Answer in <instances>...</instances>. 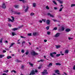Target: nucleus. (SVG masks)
I'll return each mask as SVG.
<instances>
[{
	"mask_svg": "<svg viewBox=\"0 0 75 75\" xmlns=\"http://www.w3.org/2000/svg\"><path fill=\"white\" fill-rule=\"evenodd\" d=\"M25 42V41H23V42H22V44H24Z\"/></svg>",
	"mask_w": 75,
	"mask_h": 75,
	"instance_id": "nucleus-55",
	"label": "nucleus"
},
{
	"mask_svg": "<svg viewBox=\"0 0 75 75\" xmlns=\"http://www.w3.org/2000/svg\"><path fill=\"white\" fill-rule=\"evenodd\" d=\"M14 7H15V8H18V5H15L14 6Z\"/></svg>",
	"mask_w": 75,
	"mask_h": 75,
	"instance_id": "nucleus-35",
	"label": "nucleus"
},
{
	"mask_svg": "<svg viewBox=\"0 0 75 75\" xmlns=\"http://www.w3.org/2000/svg\"><path fill=\"white\" fill-rule=\"evenodd\" d=\"M21 13L20 12H18L17 11H15L14 12V14H18V15H20Z\"/></svg>",
	"mask_w": 75,
	"mask_h": 75,
	"instance_id": "nucleus-7",
	"label": "nucleus"
},
{
	"mask_svg": "<svg viewBox=\"0 0 75 75\" xmlns=\"http://www.w3.org/2000/svg\"><path fill=\"white\" fill-rule=\"evenodd\" d=\"M59 31L61 32V31H62V30L61 29L59 28L58 30Z\"/></svg>",
	"mask_w": 75,
	"mask_h": 75,
	"instance_id": "nucleus-54",
	"label": "nucleus"
},
{
	"mask_svg": "<svg viewBox=\"0 0 75 75\" xmlns=\"http://www.w3.org/2000/svg\"><path fill=\"white\" fill-rule=\"evenodd\" d=\"M52 21H54V22H56L58 21L55 20V19H52Z\"/></svg>",
	"mask_w": 75,
	"mask_h": 75,
	"instance_id": "nucleus-49",
	"label": "nucleus"
},
{
	"mask_svg": "<svg viewBox=\"0 0 75 75\" xmlns=\"http://www.w3.org/2000/svg\"><path fill=\"white\" fill-rule=\"evenodd\" d=\"M61 30L62 31H64V30H65V28L63 27H62Z\"/></svg>",
	"mask_w": 75,
	"mask_h": 75,
	"instance_id": "nucleus-19",
	"label": "nucleus"
},
{
	"mask_svg": "<svg viewBox=\"0 0 75 75\" xmlns=\"http://www.w3.org/2000/svg\"><path fill=\"white\" fill-rule=\"evenodd\" d=\"M24 66L23 65H22L21 67V69H24Z\"/></svg>",
	"mask_w": 75,
	"mask_h": 75,
	"instance_id": "nucleus-45",
	"label": "nucleus"
},
{
	"mask_svg": "<svg viewBox=\"0 0 75 75\" xmlns=\"http://www.w3.org/2000/svg\"><path fill=\"white\" fill-rule=\"evenodd\" d=\"M66 32H67V33H68V32H69L70 31H71V29H66L65 30Z\"/></svg>",
	"mask_w": 75,
	"mask_h": 75,
	"instance_id": "nucleus-10",
	"label": "nucleus"
},
{
	"mask_svg": "<svg viewBox=\"0 0 75 75\" xmlns=\"http://www.w3.org/2000/svg\"><path fill=\"white\" fill-rule=\"evenodd\" d=\"M18 30V28H15L12 29L13 31H16V30Z\"/></svg>",
	"mask_w": 75,
	"mask_h": 75,
	"instance_id": "nucleus-16",
	"label": "nucleus"
},
{
	"mask_svg": "<svg viewBox=\"0 0 75 75\" xmlns=\"http://www.w3.org/2000/svg\"><path fill=\"white\" fill-rule=\"evenodd\" d=\"M53 54L54 55H55L57 54V52H53L52 53H50V57H54V56L53 55Z\"/></svg>",
	"mask_w": 75,
	"mask_h": 75,
	"instance_id": "nucleus-2",
	"label": "nucleus"
},
{
	"mask_svg": "<svg viewBox=\"0 0 75 75\" xmlns=\"http://www.w3.org/2000/svg\"><path fill=\"white\" fill-rule=\"evenodd\" d=\"M33 15H34V13H32L30 14V16H33Z\"/></svg>",
	"mask_w": 75,
	"mask_h": 75,
	"instance_id": "nucleus-52",
	"label": "nucleus"
},
{
	"mask_svg": "<svg viewBox=\"0 0 75 75\" xmlns=\"http://www.w3.org/2000/svg\"><path fill=\"white\" fill-rule=\"evenodd\" d=\"M35 73H37V72H38V71H37V69H35V71H34Z\"/></svg>",
	"mask_w": 75,
	"mask_h": 75,
	"instance_id": "nucleus-43",
	"label": "nucleus"
},
{
	"mask_svg": "<svg viewBox=\"0 0 75 75\" xmlns=\"http://www.w3.org/2000/svg\"><path fill=\"white\" fill-rule=\"evenodd\" d=\"M11 17L12 18V20H13V21H14V17H13V16H11Z\"/></svg>",
	"mask_w": 75,
	"mask_h": 75,
	"instance_id": "nucleus-44",
	"label": "nucleus"
},
{
	"mask_svg": "<svg viewBox=\"0 0 75 75\" xmlns=\"http://www.w3.org/2000/svg\"><path fill=\"white\" fill-rule=\"evenodd\" d=\"M75 6V4H72L71 5V7Z\"/></svg>",
	"mask_w": 75,
	"mask_h": 75,
	"instance_id": "nucleus-32",
	"label": "nucleus"
},
{
	"mask_svg": "<svg viewBox=\"0 0 75 75\" xmlns=\"http://www.w3.org/2000/svg\"><path fill=\"white\" fill-rule=\"evenodd\" d=\"M47 34L48 35H50V32L48 31L47 32Z\"/></svg>",
	"mask_w": 75,
	"mask_h": 75,
	"instance_id": "nucleus-41",
	"label": "nucleus"
},
{
	"mask_svg": "<svg viewBox=\"0 0 75 75\" xmlns=\"http://www.w3.org/2000/svg\"><path fill=\"white\" fill-rule=\"evenodd\" d=\"M28 8H29L28 6H26V8L25 10V12H27V10H28Z\"/></svg>",
	"mask_w": 75,
	"mask_h": 75,
	"instance_id": "nucleus-15",
	"label": "nucleus"
},
{
	"mask_svg": "<svg viewBox=\"0 0 75 75\" xmlns=\"http://www.w3.org/2000/svg\"><path fill=\"white\" fill-rule=\"evenodd\" d=\"M22 1L23 3H27L26 0H23Z\"/></svg>",
	"mask_w": 75,
	"mask_h": 75,
	"instance_id": "nucleus-18",
	"label": "nucleus"
},
{
	"mask_svg": "<svg viewBox=\"0 0 75 75\" xmlns=\"http://www.w3.org/2000/svg\"><path fill=\"white\" fill-rule=\"evenodd\" d=\"M33 36H35L36 35H37V33L36 32L33 33Z\"/></svg>",
	"mask_w": 75,
	"mask_h": 75,
	"instance_id": "nucleus-13",
	"label": "nucleus"
},
{
	"mask_svg": "<svg viewBox=\"0 0 75 75\" xmlns=\"http://www.w3.org/2000/svg\"><path fill=\"white\" fill-rule=\"evenodd\" d=\"M2 41H3V38H1L0 40V43H2L3 42Z\"/></svg>",
	"mask_w": 75,
	"mask_h": 75,
	"instance_id": "nucleus-37",
	"label": "nucleus"
},
{
	"mask_svg": "<svg viewBox=\"0 0 75 75\" xmlns=\"http://www.w3.org/2000/svg\"><path fill=\"white\" fill-rule=\"evenodd\" d=\"M52 66V63H50L49 65H47V67H51Z\"/></svg>",
	"mask_w": 75,
	"mask_h": 75,
	"instance_id": "nucleus-9",
	"label": "nucleus"
},
{
	"mask_svg": "<svg viewBox=\"0 0 75 75\" xmlns=\"http://www.w3.org/2000/svg\"><path fill=\"white\" fill-rule=\"evenodd\" d=\"M12 35L13 36H14V35H16V34H15L14 32H12Z\"/></svg>",
	"mask_w": 75,
	"mask_h": 75,
	"instance_id": "nucleus-31",
	"label": "nucleus"
},
{
	"mask_svg": "<svg viewBox=\"0 0 75 75\" xmlns=\"http://www.w3.org/2000/svg\"><path fill=\"white\" fill-rule=\"evenodd\" d=\"M56 47L57 49H58V48H60V45H56Z\"/></svg>",
	"mask_w": 75,
	"mask_h": 75,
	"instance_id": "nucleus-23",
	"label": "nucleus"
},
{
	"mask_svg": "<svg viewBox=\"0 0 75 75\" xmlns=\"http://www.w3.org/2000/svg\"><path fill=\"white\" fill-rule=\"evenodd\" d=\"M57 75H60V73H59V72L57 73Z\"/></svg>",
	"mask_w": 75,
	"mask_h": 75,
	"instance_id": "nucleus-64",
	"label": "nucleus"
},
{
	"mask_svg": "<svg viewBox=\"0 0 75 75\" xmlns=\"http://www.w3.org/2000/svg\"><path fill=\"white\" fill-rule=\"evenodd\" d=\"M14 44H15V43H11V45L9 46V48H11V47L12 46H13L14 45Z\"/></svg>",
	"mask_w": 75,
	"mask_h": 75,
	"instance_id": "nucleus-11",
	"label": "nucleus"
},
{
	"mask_svg": "<svg viewBox=\"0 0 75 75\" xmlns=\"http://www.w3.org/2000/svg\"><path fill=\"white\" fill-rule=\"evenodd\" d=\"M8 72V70H5L4 71V72H6V73H7Z\"/></svg>",
	"mask_w": 75,
	"mask_h": 75,
	"instance_id": "nucleus-26",
	"label": "nucleus"
},
{
	"mask_svg": "<svg viewBox=\"0 0 75 75\" xmlns=\"http://www.w3.org/2000/svg\"><path fill=\"white\" fill-rule=\"evenodd\" d=\"M8 21H9V22H10V21H11V22H13V21H12V20H11V19L9 18H8Z\"/></svg>",
	"mask_w": 75,
	"mask_h": 75,
	"instance_id": "nucleus-14",
	"label": "nucleus"
},
{
	"mask_svg": "<svg viewBox=\"0 0 75 75\" xmlns=\"http://www.w3.org/2000/svg\"><path fill=\"white\" fill-rule=\"evenodd\" d=\"M42 20L43 22H44V23H45V20L44 19H42Z\"/></svg>",
	"mask_w": 75,
	"mask_h": 75,
	"instance_id": "nucleus-56",
	"label": "nucleus"
},
{
	"mask_svg": "<svg viewBox=\"0 0 75 75\" xmlns=\"http://www.w3.org/2000/svg\"><path fill=\"white\" fill-rule=\"evenodd\" d=\"M4 55L2 54H0V58H3L4 57Z\"/></svg>",
	"mask_w": 75,
	"mask_h": 75,
	"instance_id": "nucleus-24",
	"label": "nucleus"
},
{
	"mask_svg": "<svg viewBox=\"0 0 75 75\" xmlns=\"http://www.w3.org/2000/svg\"><path fill=\"white\" fill-rule=\"evenodd\" d=\"M46 28L47 29V30H49L50 29V27L49 26H47Z\"/></svg>",
	"mask_w": 75,
	"mask_h": 75,
	"instance_id": "nucleus-40",
	"label": "nucleus"
},
{
	"mask_svg": "<svg viewBox=\"0 0 75 75\" xmlns=\"http://www.w3.org/2000/svg\"><path fill=\"white\" fill-rule=\"evenodd\" d=\"M28 35L29 36H31V35H32L31 33H28Z\"/></svg>",
	"mask_w": 75,
	"mask_h": 75,
	"instance_id": "nucleus-47",
	"label": "nucleus"
},
{
	"mask_svg": "<svg viewBox=\"0 0 75 75\" xmlns=\"http://www.w3.org/2000/svg\"><path fill=\"white\" fill-rule=\"evenodd\" d=\"M35 73L34 72V70H32L30 72V73L29 75H35Z\"/></svg>",
	"mask_w": 75,
	"mask_h": 75,
	"instance_id": "nucleus-4",
	"label": "nucleus"
},
{
	"mask_svg": "<svg viewBox=\"0 0 75 75\" xmlns=\"http://www.w3.org/2000/svg\"><path fill=\"white\" fill-rule=\"evenodd\" d=\"M44 60H42V59H41L40 60V62H44Z\"/></svg>",
	"mask_w": 75,
	"mask_h": 75,
	"instance_id": "nucleus-57",
	"label": "nucleus"
},
{
	"mask_svg": "<svg viewBox=\"0 0 75 75\" xmlns=\"http://www.w3.org/2000/svg\"><path fill=\"white\" fill-rule=\"evenodd\" d=\"M14 72V73H16V71H15V70H12V71H11V72Z\"/></svg>",
	"mask_w": 75,
	"mask_h": 75,
	"instance_id": "nucleus-33",
	"label": "nucleus"
},
{
	"mask_svg": "<svg viewBox=\"0 0 75 75\" xmlns=\"http://www.w3.org/2000/svg\"><path fill=\"white\" fill-rule=\"evenodd\" d=\"M50 21H51V20H47L46 21V23L48 25H49L50 23Z\"/></svg>",
	"mask_w": 75,
	"mask_h": 75,
	"instance_id": "nucleus-8",
	"label": "nucleus"
},
{
	"mask_svg": "<svg viewBox=\"0 0 75 75\" xmlns=\"http://www.w3.org/2000/svg\"><path fill=\"white\" fill-rule=\"evenodd\" d=\"M8 26H9V27H10L11 26V25L10 24H8Z\"/></svg>",
	"mask_w": 75,
	"mask_h": 75,
	"instance_id": "nucleus-61",
	"label": "nucleus"
},
{
	"mask_svg": "<svg viewBox=\"0 0 75 75\" xmlns=\"http://www.w3.org/2000/svg\"><path fill=\"white\" fill-rule=\"evenodd\" d=\"M41 67H38V69H41Z\"/></svg>",
	"mask_w": 75,
	"mask_h": 75,
	"instance_id": "nucleus-62",
	"label": "nucleus"
},
{
	"mask_svg": "<svg viewBox=\"0 0 75 75\" xmlns=\"http://www.w3.org/2000/svg\"><path fill=\"white\" fill-rule=\"evenodd\" d=\"M69 52V51H68V50H66L65 51V54H68Z\"/></svg>",
	"mask_w": 75,
	"mask_h": 75,
	"instance_id": "nucleus-22",
	"label": "nucleus"
},
{
	"mask_svg": "<svg viewBox=\"0 0 75 75\" xmlns=\"http://www.w3.org/2000/svg\"><path fill=\"white\" fill-rule=\"evenodd\" d=\"M60 54H58L56 55V57H59V56H60Z\"/></svg>",
	"mask_w": 75,
	"mask_h": 75,
	"instance_id": "nucleus-21",
	"label": "nucleus"
},
{
	"mask_svg": "<svg viewBox=\"0 0 75 75\" xmlns=\"http://www.w3.org/2000/svg\"><path fill=\"white\" fill-rule=\"evenodd\" d=\"M44 41L45 42H47V40H44Z\"/></svg>",
	"mask_w": 75,
	"mask_h": 75,
	"instance_id": "nucleus-58",
	"label": "nucleus"
},
{
	"mask_svg": "<svg viewBox=\"0 0 75 75\" xmlns=\"http://www.w3.org/2000/svg\"><path fill=\"white\" fill-rule=\"evenodd\" d=\"M47 15H48V16H50V17H54V16L50 14V13H48L47 14Z\"/></svg>",
	"mask_w": 75,
	"mask_h": 75,
	"instance_id": "nucleus-12",
	"label": "nucleus"
},
{
	"mask_svg": "<svg viewBox=\"0 0 75 75\" xmlns=\"http://www.w3.org/2000/svg\"><path fill=\"white\" fill-rule=\"evenodd\" d=\"M21 52H22V53H24V50H21Z\"/></svg>",
	"mask_w": 75,
	"mask_h": 75,
	"instance_id": "nucleus-53",
	"label": "nucleus"
},
{
	"mask_svg": "<svg viewBox=\"0 0 75 75\" xmlns=\"http://www.w3.org/2000/svg\"><path fill=\"white\" fill-rule=\"evenodd\" d=\"M73 69H74V70H75V65L74 66Z\"/></svg>",
	"mask_w": 75,
	"mask_h": 75,
	"instance_id": "nucleus-59",
	"label": "nucleus"
},
{
	"mask_svg": "<svg viewBox=\"0 0 75 75\" xmlns=\"http://www.w3.org/2000/svg\"><path fill=\"white\" fill-rule=\"evenodd\" d=\"M2 8L5 9L6 8V5H5V3H3L2 4V6L1 7Z\"/></svg>",
	"mask_w": 75,
	"mask_h": 75,
	"instance_id": "nucleus-6",
	"label": "nucleus"
},
{
	"mask_svg": "<svg viewBox=\"0 0 75 75\" xmlns=\"http://www.w3.org/2000/svg\"><path fill=\"white\" fill-rule=\"evenodd\" d=\"M46 8L47 10H49L50 9V8H49V7H48V6H47L46 7Z\"/></svg>",
	"mask_w": 75,
	"mask_h": 75,
	"instance_id": "nucleus-36",
	"label": "nucleus"
},
{
	"mask_svg": "<svg viewBox=\"0 0 75 75\" xmlns=\"http://www.w3.org/2000/svg\"><path fill=\"white\" fill-rule=\"evenodd\" d=\"M7 59H10V58H11V57L10 56H8L7 57Z\"/></svg>",
	"mask_w": 75,
	"mask_h": 75,
	"instance_id": "nucleus-28",
	"label": "nucleus"
},
{
	"mask_svg": "<svg viewBox=\"0 0 75 75\" xmlns=\"http://www.w3.org/2000/svg\"><path fill=\"white\" fill-rule=\"evenodd\" d=\"M53 30H57V27L54 28Z\"/></svg>",
	"mask_w": 75,
	"mask_h": 75,
	"instance_id": "nucleus-42",
	"label": "nucleus"
},
{
	"mask_svg": "<svg viewBox=\"0 0 75 75\" xmlns=\"http://www.w3.org/2000/svg\"><path fill=\"white\" fill-rule=\"evenodd\" d=\"M42 75H47L48 74V73L47 72V70L46 69H45L44 70V71L42 72Z\"/></svg>",
	"mask_w": 75,
	"mask_h": 75,
	"instance_id": "nucleus-1",
	"label": "nucleus"
},
{
	"mask_svg": "<svg viewBox=\"0 0 75 75\" xmlns=\"http://www.w3.org/2000/svg\"><path fill=\"white\" fill-rule=\"evenodd\" d=\"M56 65H59V66H60V65H61V64L59 63H56Z\"/></svg>",
	"mask_w": 75,
	"mask_h": 75,
	"instance_id": "nucleus-25",
	"label": "nucleus"
},
{
	"mask_svg": "<svg viewBox=\"0 0 75 75\" xmlns=\"http://www.w3.org/2000/svg\"><path fill=\"white\" fill-rule=\"evenodd\" d=\"M31 54H32V55H38V53H37L35 52V51H33V52H31Z\"/></svg>",
	"mask_w": 75,
	"mask_h": 75,
	"instance_id": "nucleus-3",
	"label": "nucleus"
},
{
	"mask_svg": "<svg viewBox=\"0 0 75 75\" xmlns=\"http://www.w3.org/2000/svg\"><path fill=\"white\" fill-rule=\"evenodd\" d=\"M16 62H21V61H20V60H19L18 59H16Z\"/></svg>",
	"mask_w": 75,
	"mask_h": 75,
	"instance_id": "nucleus-30",
	"label": "nucleus"
},
{
	"mask_svg": "<svg viewBox=\"0 0 75 75\" xmlns=\"http://www.w3.org/2000/svg\"><path fill=\"white\" fill-rule=\"evenodd\" d=\"M54 8L55 10H57V9H58V8L56 7H54Z\"/></svg>",
	"mask_w": 75,
	"mask_h": 75,
	"instance_id": "nucleus-46",
	"label": "nucleus"
},
{
	"mask_svg": "<svg viewBox=\"0 0 75 75\" xmlns=\"http://www.w3.org/2000/svg\"><path fill=\"white\" fill-rule=\"evenodd\" d=\"M29 64L31 67H33V64L31 63L30 62H29Z\"/></svg>",
	"mask_w": 75,
	"mask_h": 75,
	"instance_id": "nucleus-20",
	"label": "nucleus"
},
{
	"mask_svg": "<svg viewBox=\"0 0 75 75\" xmlns=\"http://www.w3.org/2000/svg\"><path fill=\"white\" fill-rule=\"evenodd\" d=\"M16 44H20L21 43L20 42H18Z\"/></svg>",
	"mask_w": 75,
	"mask_h": 75,
	"instance_id": "nucleus-48",
	"label": "nucleus"
},
{
	"mask_svg": "<svg viewBox=\"0 0 75 75\" xmlns=\"http://www.w3.org/2000/svg\"><path fill=\"white\" fill-rule=\"evenodd\" d=\"M3 75H7L6 74V73H3L2 74Z\"/></svg>",
	"mask_w": 75,
	"mask_h": 75,
	"instance_id": "nucleus-63",
	"label": "nucleus"
},
{
	"mask_svg": "<svg viewBox=\"0 0 75 75\" xmlns=\"http://www.w3.org/2000/svg\"><path fill=\"white\" fill-rule=\"evenodd\" d=\"M28 53H29V52H28V51L27 52H26L25 53V54H26V55H28Z\"/></svg>",
	"mask_w": 75,
	"mask_h": 75,
	"instance_id": "nucleus-39",
	"label": "nucleus"
},
{
	"mask_svg": "<svg viewBox=\"0 0 75 75\" xmlns=\"http://www.w3.org/2000/svg\"><path fill=\"white\" fill-rule=\"evenodd\" d=\"M59 71L58 70H56L55 71V73H57L58 72H59Z\"/></svg>",
	"mask_w": 75,
	"mask_h": 75,
	"instance_id": "nucleus-34",
	"label": "nucleus"
},
{
	"mask_svg": "<svg viewBox=\"0 0 75 75\" xmlns=\"http://www.w3.org/2000/svg\"><path fill=\"white\" fill-rule=\"evenodd\" d=\"M53 3L54 4H55L56 5H57V3H56L55 1H53Z\"/></svg>",
	"mask_w": 75,
	"mask_h": 75,
	"instance_id": "nucleus-27",
	"label": "nucleus"
},
{
	"mask_svg": "<svg viewBox=\"0 0 75 75\" xmlns=\"http://www.w3.org/2000/svg\"><path fill=\"white\" fill-rule=\"evenodd\" d=\"M63 8H64V7H62V8H60V10H59V11L60 12V11H62V9H63Z\"/></svg>",
	"mask_w": 75,
	"mask_h": 75,
	"instance_id": "nucleus-29",
	"label": "nucleus"
},
{
	"mask_svg": "<svg viewBox=\"0 0 75 75\" xmlns=\"http://www.w3.org/2000/svg\"><path fill=\"white\" fill-rule=\"evenodd\" d=\"M2 52H3V53H4V52H6V51L4 50H3Z\"/></svg>",
	"mask_w": 75,
	"mask_h": 75,
	"instance_id": "nucleus-50",
	"label": "nucleus"
},
{
	"mask_svg": "<svg viewBox=\"0 0 75 75\" xmlns=\"http://www.w3.org/2000/svg\"><path fill=\"white\" fill-rule=\"evenodd\" d=\"M68 39L69 40H72V38H71V37H69Z\"/></svg>",
	"mask_w": 75,
	"mask_h": 75,
	"instance_id": "nucleus-51",
	"label": "nucleus"
},
{
	"mask_svg": "<svg viewBox=\"0 0 75 75\" xmlns=\"http://www.w3.org/2000/svg\"><path fill=\"white\" fill-rule=\"evenodd\" d=\"M33 7H36V4L35 3H33Z\"/></svg>",
	"mask_w": 75,
	"mask_h": 75,
	"instance_id": "nucleus-17",
	"label": "nucleus"
},
{
	"mask_svg": "<svg viewBox=\"0 0 75 75\" xmlns=\"http://www.w3.org/2000/svg\"><path fill=\"white\" fill-rule=\"evenodd\" d=\"M59 35H60V33H57V34H56L55 35H54V37L56 38H57V37H59Z\"/></svg>",
	"mask_w": 75,
	"mask_h": 75,
	"instance_id": "nucleus-5",
	"label": "nucleus"
},
{
	"mask_svg": "<svg viewBox=\"0 0 75 75\" xmlns=\"http://www.w3.org/2000/svg\"><path fill=\"white\" fill-rule=\"evenodd\" d=\"M39 22L40 23H42V21L40 20Z\"/></svg>",
	"mask_w": 75,
	"mask_h": 75,
	"instance_id": "nucleus-60",
	"label": "nucleus"
},
{
	"mask_svg": "<svg viewBox=\"0 0 75 75\" xmlns=\"http://www.w3.org/2000/svg\"><path fill=\"white\" fill-rule=\"evenodd\" d=\"M59 2L60 3V4H62V3H63V1H61V0L59 1Z\"/></svg>",
	"mask_w": 75,
	"mask_h": 75,
	"instance_id": "nucleus-38",
	"label": "nucleus"
}]
</instances>
